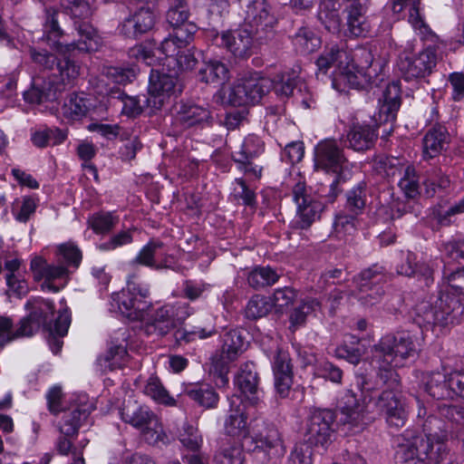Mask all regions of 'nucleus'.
Wrapping results in <instances>:
<instances>
[{
	"label": "nucleus",
	"instance_id": "1",
	"mask_svg": "<svg viewBox=\"0 0 464 464\" xmlns=\"http://www.w3.org/2000/svg\"><path fill=\"white\" fill-rule=\"evenodd\" d=\"M92 1L62 0L65 13L73 20V27L80 37L77 41L72 43L60 42L63 30L58 23L59 12L53 7L45 9L44 36L60 53H66L75 50L86 53L94 52L102 45V37L97 29L88 21L93 13Z\"/></svg>",
	"mask_w": 464,
	"mask_h": 464
},
{
	"label": "nucleus",
	"instance_id": "2",
	"mask_svg": "<svg viewBox=\"0 0 464 464\" xmlns=\"http://www.w3.org/2000/svg\"><path fill=\"white\" fill-rule=\"evenodd\" d=\"M43 40L60 53L44 35ZM71 53H61L64 57L58 58L46 51H31L33 61L53 72L46 79L38 77L34 80L32 87L24 93L26 102L41 103L45 101L56 100L62 92L74 85L80 74V66L66 57V54Z\"/></svg>",
	"mask_w": 464,
	"mask_h": 464
},
{
	"label": "nucleus",
	"instance_id": "3",
	"mask_svg": "<svg viewBox=\"0 0 464 464\" xmlns=\"http://www.w3.org/2000/svg\"><path fill=\"white\" fill-rule=\"evenodd\" d=\"M230 411L225 421V431L231 437H242V447L247 451L263 453L270 461L276 462L285 453L281 433L274 425H267L265 432L249 435L247 415L239 398L232 399Z\"/></svg>",
	"mask_w": 464,
	"mask_h": 464
},
{
	"label": "nucleus",
	"instance_id": "4",
	"mask_svg": "<svg viewBox=\"0 0 464 464\" xmlns=\"http://www.w3.org/2000/svg\"><path fill=\"white\" fill-rule=\"evenodd\" d=\"M376 352L379 356L378 377L392 389L399 388L401 380L395 368L403 366L407 359L417 354L412 336L406 332L387 334L376 345Z\"/></svg>",
	"mask_w": 464,
	"mask_h": 464
},
{
	"label": "nucleus",
	"instance_id": "5",
	"mask_svg": "<svg viewBox=\"0 0 464 464\" xmlns=\"http://www.w3.org/2000/svg\"><path fill=\"white\" fill-rule=\"evenodd\" d=\"M464 307L459 299L440 294L434 302H421L416 308V322L426 327H446L459 323Z\"/></svg>",
	"mask_w": 464,
	"mask_h": 464
},
{
	"label": "nucleus",
	"instance_id": "6",
	"mask_svg": "<svg viewBox=\"0 0 464 464\" xmlns=\"http://www.w3.org/2000/svg\"><path fill=\"white\" fill-rule=\"evenodd\" d=\"M24 307L29 311V314L21 319L17 329L14 328V323L10 317L0 315V348L16 338L31 336L39 331L41 324L45 323V319L38 314V312L52 309L51 301L42 297L30 298Z\"/></svg>",
	"mask_w": 464,
	"mask_h": 464
},
{
	"label": "nucleus",
	"instance_id": "7",
	"mask_svg": "<svg viewBox=\"0 0 464 464\" xmlns=\"http://www.w3.org/2000/svg\"><path fill=\"white\" fill-rule=\"evenodd\" d=\"M121 416L124 422L140 430L143 440L148 444L156 446L159 442L169 443L161 422L148 406L129 401L124 402Z\"/></svg>",
	"mask_w": 464,
	"mask_h": 464
},
{
	"label": "nucleus",
	"instance_id": "8",
	"mask_svg": "<svg viewBox=\"0 0 464 464\" xmlns=\"http://www.w3.org/2000/svg\"><path fill=\"white\" fill-rule=\"evenodd\" d=\"M273 86V81L261 72H254L237 79L225 93L226 102L234 107L257 103Z\"/></svg>",
	"mask_w": 464,
	"mask_h": 464
},
{
	"label": "nucleus",
	"instance_id": "9",
	"mask_svg": "<svg viewBox=\"0 0 464 464\" xmlns=\"http://www.w3.org/2000/svg\"><path fill=\"white\" fill-rule=\"evenodd\" d=\"M343 415L341 421L343 424L348 420V411L345 407L332 411L330 410L314 409L310 411L305 422L304 440L309 446L324 447L331 439L332 424L338 413Z\"/></svg>",
	"mask_w": 464,
	"mask_h": 464
},
{
	"label": "nucleus",
	"instance_id": "10",
	"mask_svg": "<svg viewBox=\"0 0 464 464\" xmlns=\"http://www.w3.org/2000/svg\"><path fill=\"white\" fill-rule=\"evenodd\" d=\"M417 424L421 427L425 437L419 435L418 431L414 429H407L401 434L411 431L414 433L412 440H422L429 443L430 447L429 455L438 451L439 448L443 450L441 461H443L448 455L444 445L448 439V430L444 421L433 414H428L426 408L420 404L417 412Z\"/></svg>",
	"mask_w": 464,
	"mask_h": 464
},
{
	"label": "nucleus",
	"instance_id": "11",
	"mask_svg": "<svg viewBox=\"0 0 464 464\" xmlns=\"http://www.w3.org/2000/svg\"><path fill=\"white\" fill-rule=\"evenodd\" d=\"M413 434L411 431H407L395 438L398 448L397 464H440L443 450L439 448L438 451L429 455L430 444L422 440H412Z\"/></svg>",
	"mask_w": 464,
	"mask_h": 464
},
{
	"label": "nucleus",
	"instance_id": "12",
	"mask_svg": "<svg viewBox=\"0 0 464 464\" xmlns=\"http://www.w3.org/2000/svg\"><path fill=\"white\" fill-rule=\"evenodd\" d=\"M345 156L336 141L325 140L320 141L314 148V168L324 170L327 173L335 174V179L331 184L333 196H336L335 189L340 183H344L345 177L343 174Z\"/></svg>",
	"mask_w": 464,
	"mask_h": 464
},
{
	"label": "nucleus",
	"instance_id": "13",
	"mask_svg": "<svg viewBox=\"0 0 464 464\" xmlns=\"http://www.w3.org/2000/svg\"><path fill=\"white\" fill-rule=\"evenodd\" d=\"M149 296L150 290L147 286L128 280L127 289L114 293L112 301L123 315L130 320H140L150 305V302L147 300Z\"/></svg>",
	"mask_w": 464,
	"mask_h": 464
},
{
	"label": "nucleus",
	"instance_id": "14",
	"mask_svg": "<svg viewBox=\"0 0 464 464\" xmlns=\"http://www.w3.org/2000/svg\"><path fill=\"white\" fill-rule=\"evenodd\" d=\"M386 280L382 266L374 265L362 270L353 278L358 300L365 306H372L379 303L384 295L383 285Z\"/></svg>",
	"mask_w": 464,
	"mask_h": 464
},
{
	"label": "nucleus",
	"instance_id": "15",
	"mask_svg": "<svg viewBox=\"0 0 464 464\" xmlns=\"http://www.w3.org/2000/svg\"><path fill=\"white\" fill-rule=\"evenodd\" d=\"M182 91L183 85L176 74L152 70L148 87L149 96L143 97V102L152 111L160 110L167 99L180 94Z\"/></svg>",
	"mask_w": 464,
	"mask_h": 464
},
{
	"label": "nucleus",
	"instance_id": "16",
	"mask_svg": "<svg viewBox=\"0 0 464 464\" xmlns=\"http://www.w3.org/2000/svg\"><path fill=\"white\" fill-rule=\"evenodd\" d=\"M30 267L36 281L44 279L41 285V288L44 291L47 290L57 293L67 283L69 270L64 265L48 264L42 256H35L32 259Z\"/></svg>",
	"mask_w": 464,
	"mask_h": 464
},
{
	"label": "nucleus",
	"instance_id": "17",
	"mask_svg": "<svg viewBox=\"0 0 464 464\" xmlns=\"http://www.w3.org/2000/svg\"><path fill=\"white\" fill-rule=\"evenodd\" d=\"M437 60L436 49L430 46L416 56L401 57L398 66L403 79L410 82L430 75Z\"/></svg>",
	"mask_w": 464,
	"mask_h": 464
},
{
	"label": "nucleus",
	"instance_id": "18",
	"mask_svg": "<svg viewBox=\"0 0 464 464\" xmlns=\"http://www.w3.org/2000/svg\"><path fill=\"white\" fill-rule=\"evenodd\" d=\"M174 121L180 129L205 128L212 124L213 116L208 105L180 102L175 108Z\"/></svg>",
	"mask_w": 464,
	"mask_h": 464
},
{
	"label": "nucleus",
	"instance_id": "19",
	"mask_svg": "<svg viewBox=\"0 0 464 464\" xmlns=\"http://www.w3.org/2000/svg\"><path fill=\"white\" fill-rule=\"evenodd\" d=\"M293 196L297 205V221L301 228L309 227L312 223L319 218L324 206L322 202L306 193V187L304 181H298L293 188Z\"/></svg>",
	"mask_w": 464,
	"mask_h": 464
},
{
	"label": "nucleus",
	"instance_id": "20",
	"mask_svg": "<svg viewBox=\"0 0 464 464\" xmlns=\"http://www.w3.org/2000/svg\"><path fill=\"white\" fill-rule=\"evenodd\" d=\"M218 44L229 51L236 58L246 59L253 53L254 33L247 26L222 33Z\"/></svg>",
	"mask_w": 464,
	"mask_h": 464
},
{
	"label": "nucleus",
	"instance_id": "21",
	"mask_svg": "<svg viewBox=\"0 0 464 464\" xmlns=\"http://www.w3.org/2000/svg\"><path fill=\"white\" fill-rule=\"evenodd\" d=\"M51 307L52 309L50 311H39L38 314H41L45 319V323L41 324V327L48 332V343L51 350L53 353H58L63 344L61 338L67 334L71 324V318L67 310L60 311L53 324L52 317L54 314V305L52 302Z\"/></svg>",
	"mask_w": 464,
	"mask_h": 464
},
{
	"label": "nucleus",
	"instance_id": "22",
	"mask_svg": "<svg viewBox=\"0 0 464 464\" xmlns=\"http://www.w3.org/2000/svg\"><path fill=\"white\" fill-rule=\"evenodd\" d=\"M156 14L149 7H140L133 14L129 15L117 27L120 34L126 38L137 39L147 34L156 24Z\"/></svg>",
	"mask_w": 464,
	"mask_h": 464
},
{
	"label": "nucleus",
	"instance_id": "23",
	"mask_svg": "<svg viewBox=\"0 0 464 464\" xmlns=\"http://www.w3.org/2000/svg\"><path fill=\"white\" fill-rule=\"evenodd\" d=\"M379 102L378 121L381 124H389V128H385L383 132L390 134L392 131L393 122L401 107V86L399 82L389 83Z\"/></svg>",
	"mask_w": 464,
	"mask_h": 464
},
{
	"label": "nucleus",
	"instance_id": "24",
	"mask_svg": "<svg viewBox=\"0 0 464 464\" xmlns=\"http://www.w3.org/2000/svg\"><path fill=\"white\" fill-rule=\"evenodd\" d=\"M355 380L356 388L361 394L358 395L353 391H350L355 401L354 406L353 408L350 407V430L353 427L358 428V430H362L370 420L367 417V404L372 401L370 394L371 388L365 387L368 386V382L363 374L356 375Z\"/></svg>",
	"mask_w": 464,
	"mask_h": 464
},
{
	"label": "nucleus",
	"instance_id": "25",
	"mask_svg": "<svg viewBox=\"0 0 464 464\" xmlns=\"http://www.w3.org/2000/svg\"><path fill=\"white\" fill-rule=\"evenodd\" d=\"M234 382L251 405L256 406L260 402L259 377L254 362L242 363Z\"/></svg>",
	"mask_w": 464,
	"mask_h": 464
},
{
	"label": "nucleus",
	"instance_id": "26",
	"mask_svg": "<svg viewBox=\"0 0 464 464\" xmlns=\"http://www.w3.org/2000/svg\"><path fill=\"white\" fill-rule=\"evenodd\" d=\"M275 389L280 398L288 397L293 385V365L288 353L279 350L274 358Z\"/></svg>",
	"mask_w": 464,
	"mask_h": 464
},
{
	"label": "nucleus",
	"instance_id": "27",
	"mask_svg": "<svg viewBox=\"0 0 464 464\" xmlns=\"http://www.w3.org/2000/svg\"><path fill=\"white\" fill-rule=\"evenodd\" d=\"M93 410V404L88 401H81L68 411L63 410V415L58 424L60 433L77 436L81 426L86 422Z\"/></svg>",
	"mask_w": 464,
	"mask_h": 464
},
{
	"label": "nucleus",
	"instance_id": "28",
	"mask_svg": "<svg viewBox=\"0 0 464 464\" xmlns=\"http://www.w3.org/2000/svg\"><path fill=\"white\" fill-rule=\"evenodd\" d=\"M450 134L448 129L436 123L430 127L422 139L423 158L433 159L446 151L450 143Z\"/></svg>",
	"mask_w": 464,
	"mask_h": 464
},
{
	"label": "nucleus",
	"instance_id": "29",
	"mask_svg": "<svg viewBox=\"0 0 464 464\" xmlns=\"http://www.w3.org/2000/svg\"><path fill=\"white\" fill-rule=\"evenodd\" d=\"M451 384V373L446 375L440 372H430L424 378L425 391L435 400L453 399L456 395Z\"/></svg>",
	"mask_w": 464,
	"mask_h": 464
},
{
	"label": "nucleus",
	"instance_id": "30",
	"mask_svg": "<svg viewBox=\"0 0 464 464\" xmlns=\"http://www.w3.org/2000/svg\"><path fill=\"white\" fill-rule=\"evenodd\" d=\"M246 14L257 29L266 30L277 24V18L266 0H248Z\"/></svg>",
	"mask_w": 464,
	"mask_h": 464
},
{
	"label": "nucleus",
	"instance_id": "31",
	"mask_svg": "<svg viewBox=\"0 0 464 464\" xmlns=\"http://www.w3.org/2000/svg\"><path fill=\"white\" fill-rule=\"evenodd\" d=\"M397 272L406 276H417L426 286L433 282L432 269L425 263H416V256L411 252H408L405 260L398 266Z\"/></svg>",
	"mask_w": 464,
	"mask_h": 464
},
{
	"label": "nucleus",
	"instance_id": "32",
	"mask_svg": "<svg viewBox=\"0 0 464 464\" xmlns=\"http://www.w3.org/2000/svg\"><path fill=\"white\" fill-rule=\"evenodd\" d=\"M368 0H350V37L366 36L370 24L366 20L365 12Z\"/></svg>",
	"mask_w": 464,
	"mask_h": 464
},
{
	"label": "nucleus",
	"instance_id": "33",
	"mask_svg": "<svg viewBox=\"0 0 464 464\" xmlns=\"http://www.w3.org/2000/svg\"><path fill=\"white\" fill-rule=\"evenodd\" d=\"M198 77L203 82L222 85L229 79V70L221 61L210 59L204 62Z\"/></svg>",
	"mask_w": 464,
	"mask_h": 464
},
{
	"label": "nucleus",
	"instance_id": "34",
	"mask_svg": "<svg viewBox=\"0 0 464 464\" xmlns=\"http://www.w3.org/2000/svg\"><path fill=\"white\" fill-rule=\"evenodd\" d=\"M164 244L156 239H151L147 245H145L137 256L130 261V266L135 267L138 265L145 266L156 270H160L169 267L162 262L157 263L156 256L161 252Z\"/></svg>",
	"mask_w": 464,
	"mask_h": 464
},
{
	"label": "nucleus",
	"instance_id": "35",
	"mask_svg": "<svg viewBox=\"0 0 464 464\" xmlns=\"http://www.w3.org/2000/svg\"><path fill=\"white\" fill-rule=\"evenodd\" d=\"M173 313L171 304H167L158 308L148 324L149 329L153 328L159 335H166L177 326Z\"/></svg>",
	"mask_w": 464,
	"mask_h": 464
},
{
	"label": "nucleus",
	"instance_id": "36",
	"mask_svg": "<svg viewBox=\"0 0 464 464\" xmlns=\"http://www.w3.org/2000/svg\"><path fill=\"white\" fill-rule=\"evenodd\" d=\"M246 342L240 330H230L222 337L221 353L228 360H237L246 350Z\"/></svg>",
	"mask_w": 464,
	"mask_h": 464
},
{
	"label": "nucleus",
	"instance_id": "37",
	"mask_svg": "<svg viewBox=\"0 0 464 464\" xmlns=\"http://www.w3.org/2000/svg\"><path fill=\"white\" fill-rule=\"evenodd\" d=\"M128 353L126 345L121 343H115L111 341L109 344L108 350L98 358L99 364L105 370L112 371L114 369L121 368L126 362Z\"/></svg>",
	"mask_w": 464,
	"mask_h": 464
},
{
	"label": "nucleus",
	"instance_id": "38",
	"mask_svg": "<svg viewBox=\"0 0 464 464\" xmlns=\"http://www.w3.org/2000/svg\"><path fill=\"white\" fill-rule=\"evenodd\" d=\"M186 395L205 409L216 408L219 401V396L214 388L207 384L195 385L187 389Z\"/></svg>",
	"mask_w": 464,
	"mask_h": 464
},
{
	"label": "nucleus",
	"instance_id": "39",
	"mask_svg": "<svg viewBox=\"0 0 464 464\" xmlns=\"http://www.w3.org/2000/svg\"><path fill=\"white\" fill-rule=\"evenodd\" d=\"M292 42L296 51L304 54L314 52L321 45L320 38L306 26H302L297 30L292 36Z\"/></svg>",
	"mask_w": 464,
	"mask_h": 464
},
{
	"label": "nucleus",
	"instance_id": "40",
	"mask_svg": "<svg viewBox=\"0 0 464 464\" xmlns=\"http://www.w3.org/2000/svg\"><path fill=\"white\" fill-rule=\"evenodd\" d=\"M280 276L270 266H256L248 273L247 284L254 289L275 285Z\"/></svg>",
	"mask_w": 464,
	"mask_h": 464
},
{
	"label": "nucleus",
	"instance_id": "41",
	"mask_svg": "<svg viewBox=\"0 0 464 464\" xmlns=\"http://www.w3.org/2000/svg\"><path fill=\"white\" fill-rule=\"evenodd\" d=\"M264 151V142L256 135H248L241 144L240 150L233 153L236 163H244L247 159H256Z\"/></svg>",
	"mask_w": 464,
	"mask_h": 464
},
{
	"label": "nucleus",
	"instance_id": "42",
	"mask_svg": "<svg viewBox=\"0 0 464 464\" xmlns=\"http://www.w3.org/2000/svg\"><path fill=\"white\" fill-rule=\"evenodd\" d=\"M350 148L356 151H362L370 149L377 137L374 130L369 125L354 126L350 132Z\"/></svg>",
	"mask_w": 464,
	"mask_h": 464
},
{
	"label": "nucleus",
	"instance_id": "43",
	"mask_svg": "<svg viewBox=\"0 0 464 464\" xmlns=\"http://www.w3.org/2000/svg\"><path fill=\"white\" fill-rule=\"evenodd\" d=\"M387 389L379 396L377 407L386 415V413L395 412L399 409H406L405 403L399 398L400 388L392 389L388 383H384Z\"/></svg>",
	"mask_w": 464,
	"mask_h": 464
},
{
	"label": "nucleus",
	"instance_id": "44",
	"mask_svg": "<svg viewBox=\"0 0 464 464\" xmlns=\"http://www.w3.org/2000/svg\"><path fill=\"white\" fill-rule=\"evenodd\" d=\"M143 392L158 403L172 405L175 402L157 376H150L147 380Z\"/></svg>",
	"mask_w": 464,
	"mask_h": 464
},
{
	"label": "nucleus",
	"instance_id": "45",
	"mask_svg": "<svg viewBox=\"0 0 464 464\" xmlns=\"http://www.w3.org/2000/svg\"><path fill=\"white\" fill-rule=\"evenodd\" d=\"M89 107L84 98L71 94L62 107L64 117L70 120H79L86 115Z\"/></svg>",
	"mask_w": 464,
	"mask_h": 464
},
{
	"label": "nucleus",
	"instance_id": "46",
	"mask_svg": "<svg viewBox=\"0 0 464 464\" xmlns=\"http://www.w3.org/2000/svg\"><path fill=\"white\" fill-rule=\"evenodd\" d=\"M179 440L181 444L191 451H198L202 446V436L197 427L185 422L179 432Z\"/></svg>",
	"mask_w": 464,
	"mask_h": 464
},
{
	"label": "nucleus",
	"instance_id": "47",
	"mask_svg": "<svg viewBox=\"0 0 464 464\" xmlns=\"http://www.w3.org/2000/svg\"><path fill=\"white\" fill-rule=\"evenodd\" d=\"M271 310V304L260 295H255L247 302L245 308V315L247 319L256 320L266 316Z\"/></svg>",
	"mask_w": 464,
	"mask_h": 464
},
{
	"label": "nucleus",
	"instance_id": "48",
	"mask_svg": "<svg viewBox=\"0 0 464 464\" xmlns=\"http://www.w3.org/2000/svg\"><path fill=\"white\" fill-rule=\"evenodd\" d=\"M111 97L118 98L122 102V111L129 116L140 114L143 111V107L147 106V103L143 102V97H147L146 95L130 97L118 91L115 92H111Z\"/></svg>",
	"mask_w": 464,
	"mask_h": 464
},
{
	"label": "nucleus",
	"instance_id": "49",
	"mask_svg": "<svg viewBox=\"0 0 464 464\" xmlns=\"http://www.w3.org/2000/svg\"><path fill=\"white\" fill-rule=\"evenodd\" d=\"M366 182L362 180L350 191V218H352V213L355 215L362 213L366 206Z\"/></svg>",
	"mask_w": 464,
	"mask_h": 464
},
{
	"label": "nucleus",
	"instance_id": "50",
	"mask_svg": "<svg viewBox=\"0 0 464 464\" xmlns=\"http://www.w3.org/2000/svg\"><path fill=\"white\" fill-rule=\"evenodd\" d=\"M235 360H228L220 353L218 356L212 358L211 372L214 374L216 384L224 387L228 383L229 362Z\"/></svg>",
	"mask_w": 464,
	"mask_h": 464
},
{
	"label": "nucleus",
	"instance_id": "51",
	"mask_svg": "<svg viewBox=\"0 0 464 464\" xmlns=\"http://www.w3.org/2000/svg\"><path fill=\"white\" fill-rule=\"evenodd\" d=\"M242 448L237 444L224 447L215 455V460L218 464H244Z\"/></svg>",
	"mask_w": 464,
	"mask_h": 464
},
{
	"label": "nucleus",
	"instance_id": "52",
	"mask_svg": "<svg viewBox=\"0 0 464 464\" xmlns=\"http://www.w3.org/2000/svg\"><path fill=\"white\" fill-rule=\"evenodd\" d=\"M75 437L76 436H67L60 433L54 444V450L56 452L63 456L72 455L73 457L72 462L78 457H82L83 459L82 450L85 447V444H82L81 446V450H78V447L74 446L72 443V439Z\"/></svg>",
	"mask_w": 464,
	"mask_h": 464
},
{
	"label": "nucleus",
	"instance_id": "53",
	"mask_svg": "<svg viewBox=\"0 0 464 464\" xmlns=\"http://www.w3.org/2000/svg\"><path fill=\"white\" fill-rule=\"evenodd\" d=\"M119 219L111 213L96 214L89 218V225L96 234L110 232L118 223Z\"/></svg>",
	"mask_w": 464,
	"mask_h": 464
},
{
	"label": "nucleus",
	"instance_id": "54",
	"mask_svg": "<svg viewBox=\"0 0 464 464\" xmlns=\"http://www.w3.org/2000/svg\"><path fill=\"white\" fill-rule=\"evenodd\" d=\"M58 262L60 264H65L66 266H72L77 268L82 261V253L80 249L70 243L63 244L58 247Z\"/></svg>",
	"mask_w": 464,
	"mask_h": 464
},
{
	"label": "nucleus",
	"instance_id": "55",
	"mask_svg": "<svg viewBox=\"0 0 464 464\" xmlns=\"http://www.w3.org/2000/svg\"><path fill=\"white\" fill-rule=\"evenodd\" d=\"M372 62L371 51L363 46L354 48L350 53V68L352 70H368Z\"/></svg>",
	"mask_w": 464,
	"mask_h": 464
},
{
	"label": "nucleus",
	"instance_id": "56",
	"mask_svg": "<svg viewBox=\"0 0 464 464\" xmlns=\"http://www.w3.org/2000/svg\"><path fill=\"white\" fill-rule=\"evenodd\" d=\"M348 53L344 50L332 49L330 52L321 54L316 60V65L319 71L325 73L327 70L331 67L332 64H338L340 61H344L347 63Z\"/></svg>",
	"mask_w": 464,
	"mask_h": 464
},
{
	"label": "nucleus",
	"instance_id": "57",
	"mask_svg": "<svg viewBox=\"0 0 464 464\" xmlns=\"http://www.w3.org/2000/svg\"><path fill=\"white\" fill-rule=\"evenodd\" d=\"M272 81V89L282 99L290 97L296 87V80L289 74H278Z\"/></svg>",
	"mask_w": 464,
	"mask_h": 464
},
{
	"label": "nucleus",
	"instance_id": "58",
	"mask_svg": "<svg viewBox=\"0 0 464 464\" xmlns=\"http://www.w3.org/2000/svg\"><path fill=\"white\" fill-rule=\"evenodd\" d=\"M376 170L387 177L401 174L403 166L397 158L380 156L374 161Z\"/></svg>",
	"mask_w": 464,
	"mask_h": 464
},
{
	"label": "nucleus",
	"instance_id": "59",
	"mask_svg": "<svg viewBox=\"0 0 464 464\" xmlns=\"http://www.w3.org/2000/svg\"><path fill=\"white\" fill-rule=\"evenodd\" d=\"M318 303L314 300H310L302 303L299 306L294 309L290 314V323L292 327H298L303 325L306 320V316L310 314Z\"/></svg>",
	"mask_w": 464,
	"mask_h": 464
},
{
	"label": "nucleus",
	"instance_id": "60",
	"mask_svg": "<svg viewBox=\"0 0 464 464\" xmlns=\"http://www.w3.org/2000/svg\"><path fill=\"white\" fill-rule=\"evenodd\" d=\"M214 333L213 329H206V328H195L191 331H188L186 329H178L175 334V339L179 343L182 342L185 343L195 341L197 338L205 339L209 337Z\"/></svg>",
	"mask_w": 464,
	"mask_h": 464
},
{
	"label": "nucleus",
	"instance_id": "61",
	"mask_svg": "<svg viewBox=\"0 0 464 464\" xmlns=\"http://www.w3.org/2000/svg\"><path fill=\"white\" fill-rule=\"evenodd\" d=\"M297 296L292 287L277 288L273 295V304L278 310H283L291 305Z\"/></svg>",
	"mask_w": 464,
	"mask_h": 464
},
{
	"label": "nucleus",
	"instance_id": "62",
	"mask_svg": "<svg viewBox=\"0 0 464 464\" xmlns=\"http://www.w3.org/2000/svg\"><path fill=\"white\" fill-rule=\"evenodd\" d=\"M372 85V76L366 70H352L350 68V89L368 92Z\"/></svg>",
	"mask_w": 464,
	"mask_h": 464
},
{
	"label": "nucleus",
	"instance_id": "63",
	"mask_svg": "<svg viewBox=\"0 0 464 464\" xmlns=\"http://www.w3.org/2000/svg\"><path fill=\"white\" fill-rule=\"evenodd\" d=\"M173 30L176 39L186 47L193 40L198 26L196 24L187 21L180 25L174 26Z\"/></svg>",
	"mask_w": 464,
	"mask_h": 464
},
{
	"label": "nucleus",
	"instance_id": "64",
	"mask_svg": "<svg viewBox=\"0 0 464 464\" xmlns=\"http://www.w3.org/2000/svg\"><path fill=\"white\" fill-rule=\"evenodd\" d=\"M440 415L464 430V407L458 405H443L440 408Z\"/></svg>",
	"mask_w": 464,
	"mask_h": 464
}]
</instances>
